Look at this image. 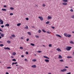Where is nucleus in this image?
Here are the masks:
<instances>
[{
  "label": "nucleus",
  "mask_w": 74,
  "mask_h": 74,
  "mask_svg": "<svg viewBox=\"0 0 74 74\" xmlns=\"http://www.w3.org/2000/svg\"><path fill=\"white\" fill-rule=\"evenodd\" d=\"M48 74H52V73H49Z\"/></svg>",
  "instance_id": "338daca9"
},
{
  "label": "nucleus",
  "mask_w": 74,
  "mask_h": 74,
  "mask_svg": "<svg viewBox=\"0 0 74 74\" xmlns=\"http://www.w3.org/2000/svg\"><path fill=\"white\" fill-rule=\"evenodd\" d=\"M35 37L36 38H39V37L38 36H36Z\"/></svg>",
  "instance_id": "a19ab883"
},
{
  "label": "nucleus",
  "mask_w": 74,
  "mask_h": 74,
  "mask_svg": "<svg viewBox=\"0 0 74 74\" xmlns=\"http://www.w3.org/2000/svg\"><path fill=\"white\" fill-rule=\"evenodd\" d=\"M33 62H36V59H33L32 60Z\"/></svg>",
  "instance_id": "72a5a7b5"
},
{
  "label": "nucleus",
  "mask_w": 74,
  "mask_h": 74,
  "mask_svg": "<svg viewBox=\"0 0 74 74\" xmlns=\"http://www.w3.org/2000/svg\"><path fill=\"white\" fill-rule=\"evenodd\" d=\"M42 31L43 32H45V33H46V31H45L44 30V29H42Z\"/></svg>",
  "instance_id": "79ce46f5"
},
{
  "label": "nucleus",
  "mask_w": 74,
  "mask_h": 74,
  "mask_svg": "<svg viewBox=\"0 0 74 74\" xmlns=\"http://www.w3.org/2000/svg\"><path fill=\"white\" fill-rule=\"evenodd\" d=\"M7 49L8 50H10V49L9 47H8Z\"/></svg>",
  "instance_id": "49530a36"
},
{
  "label": "nucleus",
  "mask_w": 74,
  "mask_h": 74,
  "mask_svg": "<svg viewBox=\"0 0 74 74\" xmlns=\"http://www.w3.org/2000/svg\"><path fill=\"white\" fill-rule=\"evenodd\" d=\"M65 68H67V69H68L69 68V67L68 66H66L65 67Z\"/></svg>",
  "instance_id": "5fc2aeb1"
},
{
  "label": "nucleus",
  "mask_w": 74,
  "mask_h": 74,
  "mask_svg": "<svg viewBox=\"0 0 74 74\" xmlns=\"http://www.w3.org/2000/svg\"><path fill=\"white\" fill-rule=\"evenodd\" d=\"M21 56L22 58H23V57H24V56L22 55Z\"/></svg>",
  "instance_id": "6e6d98bb"
},
{
  "label": "nucleus",
  "mask_w": 74,
  "mask_h": 74,
  "mask_svg": "<svg viewBox=\"0 0 74 74\" xmlns=\"http://www.w3.org/2000/svg\"><path fill=\"white\" fill-rule=\"evenodd\" d=\"M12 36L13 37H15V36L14 35H12Z\"/></svg>",
  "instance_id": "f704fd0d"
},
{
  "label": "nucleus",
  "mask_w": 74,
  "mask_h": 74,
  "mask_svg": "<svg viewBox=\"0 0 74 74\" xmlns=\"http://www.w3.org/2000/svg\"><path fill=\"white\" fill-rule=\"evenodd\" d=\"M18 64V62H16L15 63L13 62L12 64V65H13L14 64Z\"/></svg>",
  "instance_id": "39448f33"
},
{
  "label": "nucleus",
  "mask_w": 74,
  "mask_h": 74,
  "mask_svg": "<svg viewBox=\"0 0 74 74\" xmlns=\"http://www.w3.org/2000/svg\"><path fill=\"white\" fill-rule=\"evenodd\" d=\"M56 49H57V51H58V52L61 51V50H60V49L58 48Z\"/></svg>",
  "instance_id": "9d476101"
},
{
  "label": "nucleus",
  "mask_w": 74,
  "mask_h": 74,
  "mask_svg": "<svg viewBox=\"0 0 74 74\" xmlns=\"http://www.w3.org/2000/svg\"><path fill=\"white\" fill-rule=\"evenodd\" d=\"M49 47H52V44H50L49 45Z\"/></svg>",
  "instance_id": "58836bf2"
},
{
  "label": "nucleus",
  "mask_w": 74,
  "mask_h": 74,
  "mask_svg": "<svg viewBox=\"0 0 74 74\" xmlns=\"http://www.w3.org/2000/svg\"><path fill=\"white\" fill-rule=\"evenodd\" d=\"M10 15H14V14L13 13H10Z\"/></svg>",
  "instance_id": "c03bdc74"
},
{
  "label": "nucleus",
  "mask_w": 74,
  "mask_h": 74,
  "mask_svg": "<svg viewBox=\"0 0 74 74\" xmlns=\"http://www.w3.org/2000/svg\"><path fill=\"white\" fill-rule=\"evenodd\" d=\"M7 42L8 43V44H10V43H11V41L9 40H8L7 41Z\"/></svg>",
  "instance_id": "c85d7f7f"
},
{
  "label": "nucleus",
  "mask_w": 74,
  "mask_h": 74,
  "mask_svg": "<svg viewBox=\"0 0 74 74\" xmlns=\"http://www.w3.org/2000/svg\"><path fill=\"white\" fill-rule=\"evenodd\" d=\"M0 31L1 32H3V30H1V29L0 28Z\"/></svg>",
  "instance_id": "4d7b16f0"
},
{
  "label": "nucleus",
  "mask_w": 74,
  "mask_h": 74,
  "mask_svg": "<svg viewBox=\"0 0 74 74\" xmlns=\"http://www.w3.org/2000/svg\"><path fill=\"white\" fill-rule=\"evenodd\" d=\"M45 61L46 62H49V60L48 59L45 60Z\"/></svg>",
  "instance_id": "6e6552de"
},
{
  "label": "nucleus",
  "mask_w": 74,
  "mask_h": 74,
  "mask_svg": "<svg viewBox=\"0 0 74 74\" xmlns=\"http://www.w3.org/2000/svg\"><path fill=\"white\" fill-rule=\"evenodd\" d=\"M70 11L71 12H73L74 11V10L72 9H71L70 10Z\"/></svg>",
  "instance_id": "cd10ccee"
},
{
  "label": "nucleus",
  "mask_w": 74,
  "mask_h": 74,
  "mask_svg": "<svg viewBox=\"0 0 74 74\" xmlns=\"http://www.w3.org/2000/svg\"><path fill=\"white\" fill-rule=\"evenodd\" d=\"M20 49H23V48L22 47H20Z\"/></svg>",
  "instance_id": "37998d69"
},
{
  "label": "nucleus",
  "mask_w": 74,
  "mask_h": 74,
  "mask_svg": "<svg viewBox=\"0 0 74 74\" xmlns=\"http://www.w3.org/2000/svg\"><path fill=\"white\" fill-rule=\"evenodd\" d=\"M56 36L58 37H60V38H62V36H60V35L58 34H56Z\"/></svg>",
  "instance_id": "9b49d317"
},
{
  "label": "nucleus",
  "mask_w": 74,
  "mask_h": 74,
  "mask_svg": "<svg viewBox=\"0 0 74 74\" xmlns=\"http://www.w3.org/2000/svg\"><path fill=\"white\" fill-rule=\"evenodd\" d=\"M30 45H32V46H35V45L33 43H31Z\"/></svg>",
  "instance_id": "6ab92c4d"
},
{
  "label": "nucleus",
  "mask_w": 74,
  "mask_h": 74,
  "mask_svg": "<svg viewBox=\"0 0 74 74\" xmlns=\"http://www.w3.org/2000/svg\"><path fill=\"white\" fill-rule=\"evenodd\" d=\"M62 1L63 2H67L68 1L67 0H63Z\"/></svg>",
  "instance_id": "aec40b11"
},
{
  "label": "nucleus",
  "mask_w": 74,
  "mask_h": 74,
  "mask_svg": "<svg viewBox=\"0 0 74 74\" xmlns=\"http://www.w3.org/2000/svg\"><path fill=\"white\" fill-rule=\"evenodd\" d=\"M2 11H7V10L6 9H2Z\"/></svg>",
  "instance_id": "5701e85b"
},
{
  "label": "nucleus",
  "mask_w": 74,
  "mask_h": 74,
  "mask_svg": "<svg viewBox=\"0 0 74 74\" xmlns=\"http://www.w3.org/2000/svg\"><path fill=\"white\" fill-rule=\"evenodd\" d=\"M26 54H27V55H28V52H26Z\"/></svg>",
  "instance_id": "13d9d810"
},
{
  "label": "nucleus",
  "mask_w": 74,
  "mask_h": 74,
  "mask_svg": "<svg viewBox=\"0 0 74 74\" xmlns=\"http://www.w3.org/2000/svg\"><path fill=\"white\" fill-rule=\"evenodd\" d=\"M67 58H68V59H70V58H72V57H71V56H68L67 57Z\"/></svg>",
  "instance_id": "f3484780"
},
{
  "label": "nucleus",
  "mask_w": 74,
  "mask_h": 74,
  "mask_svg": "<svg viewBox=\"0 0 74 74\" xmlns=\"http://www.w3.org/2000/svg\"><path fill=\"white\" fill-rule=\"evenodd\" d=\"M63 61H64V60H60V62H63Z\"/></svg>",
  "instance_id": "c9c22d12"
},
{
  "label": "nucleus",
  "mask_w": 74,
  "mask_h": 74,
  "mask_svg": "<svg viewBox=\"0 0 74 74\" xmlns=\"http://www.w3.org/2000/svg\"><path fill=\"white\" fill-rule=\"evenodd\" d=\"M10 9L11 10H14V8H13L12 7H11L10 8Z\"/></svg>",
  "instance_id": "393cba45"
},
{
  "label": "nucleus",
  "mask_w": 74,
  "mask_h": 74,
  "mask_svg": "<svg viewBox=\"0 0 74 74\" xmlns=\"http://www.w3.org/2000/svg\"><path fill=\"white\" fill-rule=\"evenodd\" d=\"M38 32L39 33H41V30H39Z\"/></svg>",
  "instance_id": "e433bc0d"
},
{
  "label": "nucleus",
  "mask_w": 74,
  "mask_h": 74,
  "mask_svg": "<svg viewBox=\"0 0 74 74\" xmlns=\"http://www.w3.org/2000/svg\"><path fill=\"white\" fill-rule=\"evenodd\" d=\"M70 43H71V44H74V42L72 41H71L70 42Z\"/></svg>",
  "instance_id": "2f4dec72"
},
{
  "label": "nucleus",
  "mask_w": 74,
  "mask_h": 74,
  "mask_svg": "<svg viewBox=\"0 0 74 74\" xmlns=\"http://www.w3.org/2000/svg\"><path fill=\"white\" fill-rule=\"evenodd\" d=\"M52 28L53 29H55V27H52Z\"/></svg>",
  "instance_id": "052dcab7"
},
{
  "label": "nucleus",
  "mask_w": 74,
  "mask_h": 74,
  "mask_svg": "<svg viewBox=\"0 0 74 74\" xmlns=\"http://www.w3.org/2000/svg\"><path fill=\"white\" fill-rule=\"evenodd\" d=\"M48 18L49 19H50L52 18V17L50 16H48Z\"/></svg>",
  "instance_id": "4be33fe9"
},
{
  "label": "nucleus",
  "mask_w": 74,
  "mask_h": 74,
  "mask_svg": "<svg viewBox=\"0 0 74 74\" xmlns=\"http://www.w3.org/2000/svg\"><path fill=\"white\" fill-rule=\"evenodd\" d=\"M36 7H38V5H36Z\"/></svg>",
  "instance_id": "774afa93"
},
{
  "label": "nucleus",
  "mask_w": 74,
  "mask_h": 74,
  "mask_svg": "<svg viewBox=\"0 0 74 74\" xmlns=\"http://www.w3.org/2000/svg\"><path fill=\"white\" fill-rule=\"evenodd\" d=\"M66 74H71V72H69L68 73H66Z\"/></svg>",
  "instance_id": "603ef678"
},
{
  "label": "nucleus",
  "mask_w": 74,
  "mask_h": 74,
  "mask_svg": "<svg viewBox=\"0 0 74 74\" xmlns=\"http://www.w3.org/2000/svg\"><path fill=\"white\" fill-rule=\"evenodd\" d=\"M6 74H9V73L8 72H6Z\"/></svg>",
  "instance_id": "0e129e2a"
},
{
  "label": "nucleus",
  "mask_w": 74,
  "mask_h": 74,
  "mask_svg": "<svg viewBox=\"0 0 74 74\" xmlns=\"http://www.w3.org/2000/svg\"><path fill=\"white\" fill-rule=\"evenodd\" d=\"M71 18H74V15L72 16Z\"/></svg>",
  "instance_id": "a18cd8bd"
},
{
  "label": "nucleus",
  "mask_w": 74,
  "mask_h": 74,
  "mask_svg": "<svg viewBox=\"0 0 74 74\" xmlns=\"http://www.w3.org/2000/svg\"><path fill=\"white\" fill-rule=\"evenodd\" d=\"M16 54V53H15V52H14L13 53H12V55H15Z\"/></svg>",
  "instance_id": "7c9ffc66"
},
{
  "label": "nucleus",
  "mask_w": 74,
  "mask_h": 74,
  "mask_svg": "<svg viewBox=\"0 0 74 74\" xmlns=\"http://www.w3.org/2000/svg\"><path fill=\"white\" fill-rule=\"evenodd\" d=\"M4 27V25H2L1 26V27H2V28H3V27Z\"/></svg>",
  "instance_id": "de8ad7c7"
},
{
  "label": "nucleus",
  "mask_w": 74,
  "mask_h": 74,
  "mask_svg": "<svg viewBox=\"0 0 74 74\" xmlns=\"http://www.w3.org/2000/svg\"><path fill=\"white\" fill-rule=\"evenodd\" d=\"M11 58H14V56H11Z\"/></svg>",
  "instance_id": "e2e57ef3"
},
{
  "label": "nucleus",
  "mask_w": 74,
  "mask_h": 74,
  "mask_svg": "<svg viewBox=\"0 0 74 74\" xmlns=\"http://www.w3.org/2000/svg\"><path fill=\"white\" fill-rule=\"evenodd\" d=\"M59 59H62V56H60V55H59V57H58Z\"/></svg>",
  "instance_id": "423d86ee"
},
{
  "label": "nucleus",
  "mask_w": 74,
  "mask_h": 74,
  "mask_svg": "<svg viewBox=\"0 0 74 74\" xmlns=\"http://www.w3.org/2000/svg\"><path fill=\"white\" fill-rule=\"evenodd\" d=\"M50 22L49 21H47L46 23L47 24V25H48V23H49Z\"/></svg>",
  "instance_id": "b1692460"
},
{
  "label": "nucleus",
  "mask_w": 74,
  "mask_h": 74,
  "mask_svg": "<svg viewBox=\"0 0 74 74\" xmlns=\"http://www.w3.org/2000/svg\"><path fill=\"white\" fill-rule=\"evenodd\" d=\"M71 48H72V47H71L67 46L66 47V49L67 51H70Z\"/></svg>",
  "instance_id": "f257e3e1"
},
{
  "label": "nucleus",
  "mask_w": 74,
  "mask_h": 74,
  "mask_svg": "<svg viewBox=\"0 0 74 74\" xmlns=\"http://www.w3.org/2000/svg\"><path fill=\"white\" fill-rule=\"evenodd\" d=\"M0 22L1 24H3V22L1 19H0Z\"/></svg>",
  "instance_id": "20e7f679"
},
{
  "label": "nucleus",
  "mask_w": 74,
  "mask_h": 74,
  "mask_svg": "<svg viewBox=\"0 0 74 74\" xmlns=\"http://www.w3.org/2000/svg\"><path fill=\"white\" fill-rule=\"evenodd\" d=\"M1 36L2 37H4V34H1Z\"/></svg>",
  "instance_id": "a211bd4d"
},
{
  "label": "nucleus",
  "mask_w": 74,
  "mask_h": 74,
  "mask_svg": "<svg viewBox=\"0 0 74 74\" xmlns=\"http://www.w3.org/2000/svg\"><path fill=\"white\" fill-rule=\"evenodd\" d=\"M67 71V69H64L60 70L61 72H64V71Z\"/></svg>",
  "instance_id": "f03ea898"
},
{
  "label": "nucleus",
  "mask_w": 74,
  "mask_h": 74,
  "mask_svg": "<svg viewBox=\"0 0 74 74\" xmlns=\"http://www.w3.org/2000/svg\"><path fill=\"white\" fill-rule=\"evenodd\" d=\"M4 46V45L3 44H0V47H3Z\"/></svg>",
  "instance_id": "bb28decb"
},
{
  "label": "nucleus",
  "mask_w": 74,
  "mask_h": 74,
  "mask_svg": "<svg viewBox=\"0 0 74 74\" xmlns=\"http://www.w3.org/2000/svg\"><path fill=\"white\" fill-rule=\"evenodd\" d=\"M21 25V23H19L17 25V26H20V25Z\"/></svg>",
  "instance_id": "dca6fc26"
},
{
  "label": "nucleus",
  "mask_w": 74,
  "mask_h": 74,
  "mask_svg": "<svg viewBox=\"0 0 74 74\" xmlns=\"http://www.w3.org/2000/svg\"><path fill=\"white\" fill-rule=\"evenodd\" d=\"M27 34L29 35H31V32H28Z\"/></svg>",
  "instance_id": "c756f323"
},
{
  "label": "nucleus",
  "mask_w": 74,
  "mask_h": 74,
  "mask_svg": "<svg viewBox=\"0 0 74 74\" xmlns=\"http://www.w3.org/2000/svg\"><path fill=\"white\" fill-rule=\"evenodd\" d=\"M25 61H27V59H25Z\"/></svg>",
  "instance_id": "680f3d73"
},
{
  "label": "nucleus",
  "mask_w": 74,
  "mask_h": 74,
  "mask_svg": "<svg viewBox=\"0 0 74 74\" xmlns=\"http://www.w3.org/2000/svg\"><path fill=\"white\" fill-rule=\"evenodd\" d=\"M42 6L43 7H45V5L44 4H43Z\"/></svg>",
  "instance_id": "09e8293b"
},
{
  "label": "nucleus",
  "mask_w": 74,
  "mask_h": 74,
  "mask_svg": "<svg viewBox=\"0 0 74 74\" xmlns=\"http://www.w3.org/2000/svg\"><path fill=\"white\" fill-rule=\"evenodd\" d=\"M25 19H26L27 21H29V18H26Z\"/></svg>",
  "instance_id": "ea45409f"
},
{
  "label": "nucleus",
  "mask_w": 74,
  "mask_h": 74,
  "mask_svg": "<svg viewBox=\"0 0 74 74\" xmlns=\"http://www.w3.org/2000/svg\"><path fill=\"white\" fill-rule=\"evenodd\" d=\"M71 35L70 34L67 35V37H68L70 38L71 37Z\"/></svg>",
  "instance_id": "4468645a"
},
{
  "label": "nucleus",
  "mask_w": 74,
  "mask_h": 74,
  "mask_svg": "<svg viewBox=\"0 0 74 74\" xmlns=\"http://www.w3.org/2000/svg\"><path fill=\"white\" fill-rule=\"evenodd\" d=\"M37 52H38V53H41V52H42V51H38Z\"/></svg>",
  "instance_id": "a878e982"
},
{
  "label": "nucleus",
  "mask_w": 74,
  "mask_h": 74,
  "mask_svg": "<svg viewBox=\"0 0 74 74\" xmlns=\"http://www.w3.org/2000/svg\"><path fill=\"white\" fill-rule=\"evenodd\" d=\"M62 4H63V5H66L67 4V3H62Z\"/></svg>",
  "instance_id": "ddd939ff"
},
{
  "label": "nucleus",
  "mask_w": 74,
  "mask_h": 74,
  "mask_svg": "<svg viewBox=\"0 0 74 74\" xmlns=\"http://www.w3.org/2000/svg\"><path fill=\"white\" fill-rule=\"evenodd\" d=\"M12 61H14V62H16V59H13L12 60Z\"/></svg>",
  "instance_id": "473e14b6"
},
{
  "label": "nucleus",
  "mask_w": 74,
  "mask_h": 74,
  "mask_svg": "<svg viewBox=\"0 0 74 74\" xmlns=\"http://www.w3.org/2000/svg\"><path fill=\"white\" fill-rule=\"evenodd\" d=\"M21 40H23L24 39V38H23V37H21Z\"/></svg>",
  "instance_id": "4c0bfd02"
},
{
  "label": "nucleus",
  "mask_w": 74,
  "mask_h": 74,
  "mask_svg": "<svg viewBox=\"0 0 74 74\" xmlns=\"http://www.w3.org/2000/svg\"><path fill=\"white\" fill-rule=\"evenodd\" d=\"M43 57L45 58H46V59H49V58L46 56H44Z\"/></svg>",
  "instance_id": "f8f14e48"
},
{
  "label": "nucleus",
  "mask_w": 74,
  "mask_h": 74,
  "mask_svg": "<svg viewBox=\"0 0 74 74\" xmlns=\"http://www.w3.org/2000/svg\"><path fill=\"white\" fill-rule=\"evenodd\" d=\"M7 69H11V67H8L7 68Z\"/></svg>",
  "instance_id": "3c124183"
},
{
  "label": "nucleus",
  "mask_w": 74,
  "mask_h": 74,
  "mask_svg": "<svg viewBox=\"0 0 74 74\" xmlns=\"http://www.w3.org/2000/svg\"><path fill=\"white\" fill-rule=\"evenodd\" d=\"M8 47H4V49H7Z\"/></svg>",
  "instance_id": "8fccbe9b"
},
{
  "label": "nucleus",
  "mask_w": 74,
  "mask_h": 74,
  "mask_svg": "<svg viewBox=\"0 0 74 74\" xmlns=\"http://www.w3.org/2000/svg\"><path fill=\"white\" fill-rule=\"evenodd\" d=\"M29 39H27L26 40L27 41H29Z\"/></svg>",
  "instance_id": "864d4df0"
},
{
  "label": "nucleus",
  "mask_w": 74,
  "mask_h": 74,
  "mask_svg": "<svg viewBox=\"0 0 74 74\" xmlns=\"http://www.w3.org/2000/svg\"><path fill=\"white\" fill-rule=\"evenodd\" d=\"M47 33H49V34H50V32H47Z\"/></svg>",
  "instance_id": "bf43d9fd"
},
{
  "label": "nucleus",
  "mask_w": 74,
  "mask_h": 74,
  "mask_svg": "<svg viewBox=\"0 0 74 74\" xmlns=\"http://www.w3.org/2000/svg\"><path fill=\"white\" fill-rule=\"evenodd\" d=\"M5 26H8V27H9L10 26V24H9L7 23L6 25H5Z\"/></svg>",
  "instance_id": "0eeeda50"
},
{
  "label": "nucleus",
  "mask_w": 74,
  "mask_h": 74,
  "mask_svg": "<svg viewBox=\"0 0 74 74\" xmlns=\"http://www.w3.org/2000/svg\"><path fill=\"white\" fill-rule=\"evenodd\" d=\"M25 28L26 29H29V27H28V26H27V25L26 26V27H25Z\"/></svg>",
  "instance_id": "412c9836"
},
{
  "label": "nucleus",
  "mask_w": 74,
  "mask_h": 74,
  "mask_svg": "<svg viewBox=\"0 0 74 74\" xmlns=\"http://www.w3.org/2000/svg\"><path fill=\"white\" fill-rule=\"evenodd\" d=\"M38 18L40 19L41 21H43V18H42V16H39Z\"/></svg>",
  "instance_id": "7ed1b4c3"
},
{
  "label": "nucleus",
  "mask_w": 74,
  "mask_h": 74,
  "mask_svg": "<svg viewBox=\"0 0 74 74\" xmlns=\"http://www.w3.org/2000/svg\"><path fill=\"white\" fill-rule=\"evenodd\" d=\"M4 7H7V6L6 5H4Z\"/></svg>",
  "instance_id": "69168bd1"
},
{
  "label": "nucleus",
  "mask_w": 74,
  "mask_h": 74,
  "mask_svg": "<svg viewBox=\"0 0 74 74\" xmlns=\"http://www.w3.org/2000/svg\"><path fill=\"white\" fill-rule=\"evenodd\" d=\"M64 36H65V37H67V33H64Z\"/></svg>",
  "instance_id": "2eb2a0df"
},
{
  "label": "nucleus",
  "mask_w": 74,
  "mask_h": 74,
  "mask_svg": "<svg viewBox=\"0 0 74 74\" xmlns=\"http://www.w3.org/2000/svg\"><path fill=\"white\" fill-rule=\"evenodd\" d=\"M32 67H33V68H36V65H33L32 66Z\"/></svg>",
  "instance_id": "1a4fd4ad"
}]
</instances>
